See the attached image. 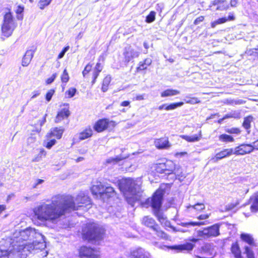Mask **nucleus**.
Returning a JSON list of instances; mask_svg holds the SVG:
<instances>
[{
	"label": "nucleus",
	"instance_id": "1",
	"mask_svg": "<svg viewBox=\"0 0 258 258\" xmlns=\"http://www.w3.org/2000/svg\"><path fill=\"white\" fill-rule=\"evenodd\" d=\"M46 247L44 236L31 227L16 230L13 238L0 241V258H24L30 252Z\"/></svg>",
	"mask_w": 258,
	"mask_h": 258
},
{
	"label": "nucleus",
	"instance_id": "2",
	"mask_svg": "<svg viewBox=\"0 0 258 258\" xmlns=\"http://www.w3.org/2000/svg\"><path fill=\"white\" fill-rule=\"evenodd\" d=\"M72 198L68 196L57 195L47 201V203H43L34 209V213L37 218L42 221L53 222L68 211L77 208L73 204Z\"/></svg>",
	"mask_w": 258,
	"mask_h": 258
},
{
	"label": "nucleus",
	"instance_id": "3",
	"mask_svg": "<svg viewBox=\"0 0 258 258\" xmlns=\"http://www.w3.org/2000/svg\"><path fill=\"white\" fill-rule=\"evenodd\" d=\"M120 190L123 193L128 204L132 207L140 200L142 196L140 185L132 178L121 180L119 183Z\"/></svg>",
	"mask_w": 258,
	"mask_h": 258
},
{
	"label": "nucleus",
	"instance_id": "4",
	"mask_svg": "<svg viewBox=\"0 0 258 258\" xmlns=\"http://www.w3.org/2000/svg\"><path fill=\"white\" fill-rule=\"evenodd\" d=\"M164 194V189L161 188L158 189L151 199L149 198L146 200L145 204L151 206L154 215L161 224L164 225L165 226H169L170 222L167 220V217L160 211Z\"/></svg>",
	"mask_w": 258,
	"mask_h": 258
},
{
	"label": "nucleus",
	"instance_id": "5",
	"mask_svg": "<svg viewBox=\"0 0 258 258\" xmlns=\"http://www.w3.org/2000/svg\"><path fill=\"white\" fill-rule=\"evenodd\" d=\"M103 228L98 224L89 222L83 228V238L89 241L98 240L102 238Z\"/></svg>",
	"mask_w": 258,
	"mask_h": 258
},
{
	"label": "nucleus",
	"instance_id": "6",
	"mask_svg": "<svg viewBox=\"0 0 258 258\" xmlns=\"http://www.w3.org/2000/svg\"><path fill=\"white\" fill-rule=\"evenodd\" d=\"M17 26L12 13L10 11L6 12L3 17V21L2 26V31L3 35L6 37L11 36Z\"/></svg>",
	"mask_w": 258,
	"mask_h": 258
},
{
	"label": "nucleus",
	"instance_id": "7",
	"mask_svg": "<svg viewBox=\"0 0 258 258\" xmlns=\"http://www.w3.org/2000/svg\"><path fill=\"white\" fill-rule=\"evenodd\" d=\"M219 225L217 224L204 228L202 230H199L198 232V235L203 238L216 237L219 235Z\"/></svg>",
	"mask_w": 258,
	"mask_h": 258
},
{
	"label": "nucleus",
	"instance_id": "8",
	"mask_svg": "<svg viewBox=\"0 0 258 258\" xmlns=\"http://www.w3.org/2000/svg\"><path fill=\"white\" fill-rule=\"evenodd\" d=\"M69 196L72 198L73 204L75 206V207L77 208V209L71 210L69 211H68V213L72 211H76L79 210L80 208L83 207V204H85L86 205H89L90 204V198L88 196L85 195L83 192L79 194L75 199L71 196Z\"/></svg>",
	"mask_w": 258,
	"mask_h": 258
},
{
	"label": "nucleus",
	"instance_id": "9",
	"mask_svg": "<svg viewBox=\"0 0 258 258\" xmlns=\"http://www.w3.org/2000/svg\"><path fill=\"white\" fill-rule=\"evenodd\" d=\"M164 166V171L165 174H170L174 172V174L178 176L182 177L181 173L179 170L180 168L179 166H176L175 164L171 160H167L166 162L163 163Z\"/></svg>",
	"mask_w": 258,
	"mask_h": 258
},
{
	"label": "nucleus",
	"instance_id": "10",
	"mask_svg": "<svg viewBox=\"0 0 258 258\" xmlns=\"http://www.w3.org/2000/svg\"><path fill=\"white\" fill-rule=\"evenodd\" d=\"M81 258L92 257L98 258L99 252L96 250L85 246H82L79 251Z\"/></svg>",
	"mask_w": 258,
	"mask_h": 258
},
{
	"label": "nucleus",
	"instance_id": "11",
	"mask_svg": "<svg viewBox=\"0 0 258 258\" xmlns=\"http://www.w3.org/2000/svg\"><path fill=\"white\" fill-rule=\"evenodd\" d=\"M139 54L140 52L138 51L130 46L125 47L123 53L124 61L126 62H128L135 58L138 57Z\"/></svg>",
	"mask_w": 258,
	"mask_h": 258
},
{
	"label": "nucleus",
	"instance_id": "12",
	"mask_svg": "<svg viewBox=\"0 0 258 258\" xmlns=\"http://www.w3.org/2000/svg\"><path fill=\"white\" fill-rule=\"evenodd\" d=\"M234 155H244L253 151L251 144H242L233 148Z\"/></svg>",
	"mask_w": 258,
	"mask_h": 258
},
{
	"label": "nucleus",
	"instance_id": "13",
	"mask_svg": "<svg viewBox=\"0 0 258 258\" xmlns=\"http://www.w3.org/2000/svg\"><path fill=\"white\" fill-rule=\"evenodd\" d=\"M233 154H234L233 148L224 149L221 151L217 153L214 157L211 159V161L213 162L216 163L219 160L229 157Z\"/></svg>",
	"mask_w": 258,
	"mask_h": 258
},
{
	"label": "nucleus",
	"instance_id": "14",
	"mask_svg": "<svg viewBox=\"0 0 258 258\" xmlns=\"http://www.w3.org/2000/svg\"><path fill=\"white\" fill-rule=\"evenodd\" d=\"M64 106H66L67 107L60 109L57 112L55 118V122L56 123L60 122L62 120L67 118L70 115L69 104H64Z\"/></svg>",
	"mask_w": 258,
	"mask_h": 258
},
{
	"label": "nucleus",
	"instance_id": "15",
	"mask_svg": "<svg viewBox=\"0 0 258 258\" xmlns=\"http://www.w3.org/2000/svg\"><path fill=\"white\" fill-rule=\"evenodd\" d=\"M109 121L104 118L98 120L94 125V129L97 132H101L106 130L108 125Z\"/></svg>",
	"mask_w": 258,
	"mask_h": 258
},
{
	"label": "nucleus",
	"instance_id": "16",
	"mask_svg": "<svg viewBox=\"0 0 258 258\" xmlns=\"http://www.w3.org/2000/svg\"><path fill=\"white\" fill-rule=\"evenodd\" d=\"M148 252L142 248H138L131 251V258H149Z\"/></svg>",
	"mask_w": 258,
	"mask_h": 258
},
{
	"label": "nucleus",
	"instance_id": "17",
	"mask_svg": "<svg viewBox=\"0 0 258 258\" xmlns=\"http://www.w3.org/2000/svg\"><path fill=\"white\" fill-rule=\"evenodd\" d=\"M194 245L190 242H187L186 243L174 246H169L168 247L171 249L176 250L178 251H181L183 250H191L194 248Z\"/></svg>",
	"mask_w": 258,
	"mask_h": 258
},
{
	"label": "nucleus",
	"instance_id": "18",
	"mask_svg": "<svg viewBox=\"0 0 258 258\" xmlns=\"http://www.w3.org/2000/svg\"><path fill=\"white\" fill-rule=\"evenodd\" d=\"M155 145L158 149H166L170 147L168 139L167 138H162L156 140Z\"/></svg>",
	"mask_w": 258,
	"mask_h": 258
},
{
	"label": "nucleus",
	"instance_id": "19",
	"mask_svg": "<svg viewBox=\"0 0 258 258\" xmlns=\"http://www.w3.org/2000/svg\"><path fill=\"white\" fill-rule=\"evenodd\" d=\"M240 238L243 241L246 242L251 247L257 246L256 244L254 242L253 238L249 234L242 233L240 235Z\"/></svg>",
	"mask_w": 258,
	"mask_h": 258
},
{
	"label": "nucleus",
	"instance_id": "20",
	"mask_svg": "<svg viewBox=\"0 0 258 258\" xmlns=\"http://www.w3.org/2000/svg\"><path fill=\"white\" fill-rule=\"evenodd\" d=\"M104 189V185L101 182H98L97 184L93 185L91 188V191L94 195L97 196L98 195H103Z\"/></svg>",
	"mask_w": 258,
	"mask_h": 258
},
{
	"label": "nucleus",
	"instance_id": "21",
	"mask_svg": "<svg viewBox=\"0 0 258 258\" xmlns=\"http://www.w3.org/2000/svg\"><path fill=\"white\" fill-rule=\"evenodd\" d=\"M142 223L144 225L149 227L153 230L154 229V228L156 227V226L158 225L156 223L153 218L149 216L144 217L142 220Z\"/></svg>",
	"mask_w": 258,
	"mask_h": 258
},
{
	"label": "nucleus",
	"instance_id": "22",
	"mask_svg": "<svg viewBox=\"0 0 258 258\" xmlns=\"http://www.w3.org/2000/svg\"><path fill=\"white\" fill-rule=\"evenodd\" d=\"M34 55V51L32 50H27L24 55L22 61V65L26 67L30 63Z\"/></svg>",
	"mask_w": 258,
	"mask_h": 258
},
{
	"label": "nucleus",
	"instance_id": "23",
	"mask_svg": "<svg viewBox=\"0 0 258 258\" xmlns=\"http://www.w3.org/2000/svg\"><path fill=\"white\" fill-rule=\"evenodd\" d=\"M93 134V131L90 127H88L83 130L79 135V138L80 140H83L91 137Z\"/></svg>",
	"mask_w": 258,
	"mask_h": 258
},
{
	"label": "nucleus",
	"instance_id": "24",
	"mask_svg": "<svg viewBox=\"0 0 258 258\" xmlns=\"http://www.w3.org/2000/svg\"><path fill=\"white\" fill-rule=\"evenodd\" d=\"M64 129L61 127H54L51 129L49 136L50 137H55L57 139L61 138Z\"/></svg>",
	"mask_w": 258,
	"mask_h": 258
},
{
	"label": "nucleus",
	"instance_id": "25",
	"mask_svg": "<svg viewBox=\"0 0 258 258\" xmlns=\"http://www.w3.org/2000/svg\"><path fill=\"white\" fill-rule=\"evenodd\" d=\"M201 131H200L199 136L196 135L190 136L187 135H181L180 137L188 142H195L200 141L201 138Z\"/></svg>",
	"mask_w": 258,
	"mask_h": 258
},
{
	"label": "nucleus",
	"instance_id": "26",
	"mask_svg": "<svg viewBox=\"0 0 258 258\" xmlns=\"http://www.w3.org/2000/svg\"><path fill=\"white\" fill-rule=\"evenodd\" d=\"M219 140L223 143H232L234 141L233 137L226 134L220 135L219 137Z\"/></svg>",
	"mask_w": 258,
	"mask_h": 258
},
{
	"label": "nucleus",
	"instance_id": "27",
	"mask_svg": "<svg viewBox=\"0 0 258 258\" xmlns=\"http://www.w3.org/2000/svg\"><path fill=\"white\" fill-rule=\"evenodd\" d=\"M179 93L180 92L177 90L167 89L161 93V96L162 97L173 96L178 95Z\"/></svg>",
	"mask_w": 258,
	"mask_h": 258
},
{
	"label": "nucleus",
	"instance_id": "28",
	"mask_svg": "<svg viewBox=\"0 0 258 258\" xmlns=\"http://www.w3.org/2000/svg\"><path fill=\"white\" fill-rule=\"evenodd\" d=\"M111 79L110 76H107L104 78L102 83L101 90L103 92H106L108 90L109 85L111 82Z\"/></svg>",
	"mask_w": 258,
	"mask_h": 258
},
{
	"label": "nucleus",
	"instance_id": "29",
	"mask_svg": "<svg viewBox=\"0 0 258 258\" xmlns=\"http://www.w3.org/2000/svg\"><path fill=\"white\" fill-rule=\"evenodd\" d=\"M153 231L155 232L157 236L164 239H167L168 238L167 234L164 231L161 230L158 225L156 226V228H154Z\"/></svg>",
	"mask_w": 258,
	"mask_h": 258
},
{
	"label": "nucleus",
	"instance_id": "30",
	"mask_svg": "<svg viewBox=\"0 0 258 258\" xmlns=\"http://www.w3.org/2000/svg\"><path fill=\"white\" fill-rule=\"evenodd\" d=\"M184 227L188 228L191 226H200L204 224V222H181L178 224Z\"/></svg>",
	"mask_w": 258,
	"mask_h": 258
},
{
	"label": "nucleus",
	"instance_id": "31",
	"mask_svg": "<svg viewBox=\"0 0 258 258\" xmlns=\"http://www.w3.org/2000/svg\"><path fill=\"white\" fill-rule=\"evenodd\" d=\"M253 117L250 115L244 118L242 125L246 130H249L250 128V123Z\"/></svg>",
	"mask_w": 258,
	"mask_h": 258
},
{
	"label": "nucleus",
	"instance_id": "32",
	"mask_svg": "<svg viewBox=\"0 0 258 258\" xmlns=\"http://www.w3.org/2000/svg\"><path fill=\"white\" fill-rule=\"evenodd\" d=\"M231 251L236 258H242L240 248L237 245H233Z\"/></svg>",
	"mask_w": 258,
	"mask_h": 258
},
{
	"label": "nucleus",
	"instance_id": "33",
	"mask_svg": "<svg viewBox=\"0 0 258 258\" xmlns=\"http://www.w3.org/2000/svg\"><path fill=\"white\" fill-rule=\"evenodd\" d=\"M46 154L45 151L43 149L40 150L39 154L36 155L33 159L32 162H39L43 157H45Z\"/></svg>",
	"mask_w": 258,
	"mask_h": 258
},
{
	"label": "nucleus",
	"instance_id": "34",
	"mask_svg": "<svg viewBox=\"0 0 258 258\" xmlns=\"http://www.w3.org/2000/svg\"><path fill=\"white\" fill-rule=\"evenodd\" d=\"M183 104V103L182 102L171 103L169 105H167L165 108V109L167 110H173L178 107L182 106Z\"/></svg>",
	"mask_w": 258,
	"mask_h": 258
},
{
	"label": "nucleus",
	"instance_id": "35",
	"mask_svg": "<svg viewBox=\"0 0 258 258\" xmlns=\"http://www.w3.org/2000/svg\"><path fill=\"white\" fill-rule=\"evenodd\" d=\"M190 208H192L198 211H201L205 209V206L203 203H198L195 204V205H189L187 207V209H189Z\"/></svg>",
	"mask_w": 258,
	"mask_h": 258
},
{
	"label": "nucleus",
	"instance_id": "36",
	"mask_svg": "<svg viewBox=\"0 0 258 258\" xmlns=\"http://www.w3.org/2000/svg\"><path fill=\"white\" fill-rule=\"evenodd\" d=\"M227 21L228 19L226 17L219 18L217 20L211 23V27L215 28L217 25L223 24L226 22Z\"/></svg>",
	"mask_w": 258,
	"mask_h": 258
},
{
	"label": "nucleus",
	"instance_id": "37",
	"mask_svg": "<svg viewBox=\"0 0 258 258\" xmlns=\"http://www.w3.org/2000/svg\"><path fill=\"white\" fill-rule=\"evenodd\" d=\"M250 209L252 212H256L258 211V195L253 199Z\"/></svg>",
	"mask_w": 258,
	"mask_h": 258
},
{
	"label": "nucleus",
	"instance_id": "38",
	"mask_svg": "<svg viewBox=\"0 0 258 258\" xmlns=\"http://www.w3.org/2000/svg\"><path fill=\"white\" fill-rule=\"evenodd\" d=\"M229 118H240V113L234 111L226 114L224 116V118L225 119Z\"/></svg>",
	"mask_w": 258,
	"mask_h": 258
},
{
	"label": "nucleus",
	"instance_id": "39",
	"mask_svg": "<svg viewBox=\"0 0 258 258\" xmlns=\"http://www.w3.org/2000/svg\"><path fill=\"white\" fill-rule=\"evenodd\" d=\"M156 13L154 11H151L146 17V22L148 23H151L155 20Z\"/></svg>",
	"mask_w": 258,
	"mask_h": 258
},
{
	"label": "nucleus",
	"instance_id": "40",
	"mask_svg": "<svg viewBox=\"0 0 258 258\" xmlns=\"http://www.w3.org/2000/svg\"><path fill=\"white\" fill-rule=\"evenodd\" d=\"M36 137L34 136H31L27 139V144L31 147H34L35 145H37Z\"/></svg>",
	"mask_w": 258,
	"mask_h": 258
},
{
	"label": "nucleus",
	"instance_id": "41",
	"mask_svg": "<svg viewBox=\"0 0 258 258\" xmlns=\"http://www.w3.org/2000/svg\"><path fill=\"white\" fill-rule=\"evenodd\" d=\"M52 0H40L38 4V6L41 10H43L44 8L50 4Z\"/></svg>",
	"mask_w": 258,
	"mask_h": 258
},
{
	"label": "nucleus",
	"instance_id": "42",
	"mask_svg": "<svg viewBox=\"0 0 258 258\" xmlns=\"http://www.w3.org/2000/svg\"><path fill=\"white\" fill-rule=\"evenodd\" d=\"M163 163L157 164L155 167V170L160 173L165 174Z\"/></svg>",
	"mask_w": 258,
	"mask_h": 258
},
{
	"label": "nucleus",
	"instance_id": "43",
	"mask_svg": "<svg viewBox=\"0 0 258 258\" xmlns=\"http://www.w3.org/2000/svg\"><path fill=\"white\" fill-rule=\"evenodd\" d=\"M244 249L247 258H254V253L249 246H245Z\"/></svg>",
	"mask_w": 258,
	"mask_h": 258
},
{
	"label": "nucleus",
	"instance_id": "44",
	"mask_svg": "<svg viewBox=\"0 0 258 258\" xmlns=\"http://www.w3.org/2000/svg\"><path fill=\"white\" fill-rule=\"evenodd\" d=\"M77 92V89L75 88H70L66 92V95H68V96H66L67 98H72L74 97Z\"/></svg>",
	"mask_w": 258,
	"mask_h": 258
},
{
	"label": "nucleus",
	"instance_id": "45",
	"mask_svg": "<svg viewBox=\"0 0 258 258\" xmlns=\"http://www.w3.org/2000/svg\"><path fill=\"white\" fill-rule=\"evenodd\" d=\"M69 74L67 71V70L65 69L63 72V73L61 76V80L62 81V82L63 83H67L69 80Z\"/></svg>",
	"mask_w": 258,
	"mask_h": 258
},
{
	"label": "nucleus",
	"instance_id": "46",
	"mask_svg": "<svg viewBox=\"0 0 258 258\" xmlns=\"http://www.w3.org/2000/svg\"><path fill=\"white\" fill-rule=\"evenodd\" d=\"M114 192V190L113 187L104 185V194H108V196H111V195L113 194Z\"/></svg>",
	"mask_w": 258,
	"mask_h": 258
},
{
	"label": "nucleus",
	"instance_id": "47",
	"mask_svg": "<svg viewBox=\"0 0 258 258\" xmlns=\"http://www.w3.org/2000/svg\"><path fill=\"white\" fill-rule=\"evenodd\" d=\"M226 132L231 134H240V131L238 128L232 127L231 128H227L225 130Z\"/></svg>",
	"mask_w": 258,
	"mask_h": 258
},
{
	"label": "nucleus",
	"instance_id": "48",
	"mask_svg": "<svg viewBox=\"0 0 258 258\" xmlns=\"http://www.w3.org/2000/svg\"><path fill=\"white\" fill-rule=\"evenodd\" d=\"M23 11H24V9L23 7H22L20 6L17 7L16 12L18 15V16H17L18 19H19V20L22 19L23 16L22 14V13L23 12Z\"/></svg>",
	"mask_w": 258,
	"mask_h": 258
},
{
	"label": "nucleus",
	"instance_id": "49",
	"mask_svg": "<svg viewBox=\"0 0 258 258\" xmlns=\"http://www.w3.org/2000/svg\"><path fill=\"white\" fill-rule=\"evenodd\" d=\"M92 65L90 63H88L85 68L84 70L82 72V74L84 77L85 76L91 71L92 69Z\"/></svg>",
	"mask_w": 258,
	"mask_h": 258
},
{
	"label": "nucleus",
	"instance_id": "50",
	"mask_svg": "<svg viewBox=\"0 0 258 258\" xmlns=\"http://www.w3.org/2000/svg\"><path fill=\"white\" fill-rule=\"evenodd\" d=\"M201 101L197 97L190 98V101H186V103L195 104L196 103H200Z\"/></svg>",
	"mask_w": 258,
	"mask_h": 258
},
{
	"label": "nucleus",
	"instance_id": "51",
	"mask_svg": "<svg viewBox=\"0 0 258 258\" xmlns=\"http://www.w3.org/2000/svg\"><path fill=\"white\" fill-rule=\"evenodd\" d=\"M121 159H122L119 157H116L115 158H110L106 160V162L107 163H117V162L120 161Z\"/></svg>",
	"mask_w": 258,
	"mask_h": 258
},
{
	"label": "nucleus",
	"instance_id": "52",
	"mask_svg": "<svg viewBox=\"0 0 258 258\" xmlns=\"http://www.w3.org/2000/svg\"><path fill=\"white\" fill-rule=\"evenodd\" d=\"M54 91L52 89H51L48 91V92L46 94V100L49 102L51 99V98L54 94Z\"/></svg>",
	"mask_w": 258,
	"mask_h": 258
},
{
	"label": "nucleus",
	"instance_id": "53",
	"mask_svg": "<svg viewBox=\"0 0 258 258\" xmlns=\"http://www.w3.org/2000/svg\"><path fill=\"white\" fill-rule=\"evenodd\" d=\"M57 77V74L56 73L53 74L50 78H48L46 80V83L47 84H51L55 79L56 77Z\"/></svg>",
	"mask_w": 258,
	"mask_h": 258
},
{
	"label": "nucleus",
	"instance_id": "54",
	"mask_svg": "<svg viewBox=\"0 0 258 258\" xmlns=\"http://www.w3.org/2000/svg\"><path fill=\"white\" fill-rule=\"evenodd\" d=\"M69 46H66L59 53V54L58 55V59H60L62 58L65 54L66 52L69 50Z\"/></svg>",
	"mask_w": 258,
	"mask_h": 258
},
{
	"label": "nucleus",
	"instance_id": "55",
	"mask_svg": "<svg viewBox=\"0 0 258 258\" xmlns=\"http://www.w3.org/2000/svg\"><path fill=\"white\" fill-rule=\"evenodd\" d=\"M148 66L145 65L144 61H141L139 63V66L137 68V70L138 71H142L146 70Z\"/></svg>",
	"mask_w": 258,
	"mask_h": 258
},
{
	"label": "nucleus",
	"instance_id": "56",
	"mask_svg": "<svg viewBox=\"0 0 258 258\" xmlns=\"http://www.w3.org/2000/svg\"><path fill=\"white\" fill-rule=\"evenodd\" d=\"M56 143V140L55 139L51 140L50 141L48 142L46 147L47 149H50Z\"/></svg>",
	"mask_w": 258,
	"mask_h": 258
},
{
	"label": "nucleus",
	"instance_id": "57",
	"mask_svg": "<svg viewBox=\"0 0 258 258\" xmlns=\"http://www.w3.org/2000/svg\"><path fill=\"white\" fill-rule=\"evenodd\" d=\"M102 66L101 65L100 63L98 62L96 64V66L94 69V71L98 73H100L102 70Z\"/></svg>",
	"mask_w": 258,
	"mask_h": 258
},
{
	"label": "nucleus",
	"instance_id": "58",
	"mask_svg": "<svg viewBox=\"0 0 258 258\" xmlns=\"http://www.w3.org/2000/svg\"><path fill=\"white\" fill-rule=\"evenodd\" d=\"M204 20V16H200L198 17L195 21H194V24L197 25L199 24L201 22H203Z\"/></svg>",
	"mask_w": 258,
	"mask_h": 258
},
{
	"label": "nucleus",
	"instance_id": "59",
	"mask_svg": "<svg viewBox=\"0 0 258 258\" xmlns=\"http://www.w3.org/2000/svg\"><path fill=\"white\" fill-rule=\"evenodd\" d=\"M99 75V73L93 71V80L92 81V84L93 85L96 82V80Z\"/></svg>",
	"mask_w": 258,
	"mask_h": 258
},
{
	"label": "nucleus",
	"instance_id": "60",
	"mask_svg": "<svg viewBox=\"0 0 258 258\" xmlns=\"http://www.w3.org/2000/svg\"><path fill=\"white\" fill-rule=\"evenodd\" d=\"M145 96V94L137 95L135 97V100L139 101L144 100Z\"/></svg>",
	"mask_w": 258,
	"mask_h": 258
},
{
	"label": "nucleus",
	"instance_id": "61",
	"mask_svg": "<svg viewBox=\"0 0 258 258\" xmlns=\"http://www.w3.org/2000/svg\"><path fill=\"white\" fill-rule=\"evenodd\" d=\"M251 144L252 145V148L253 151L254 150H258V139L257 140H256L255 141L253 142Z\"/></svg>",
	"mask_w": 258,
	"mask_h": 258
},
{
	"label": "nucleus",
	"instance_id": "62",
	"mask_svg": "<svg viewBox=\"0 0 258 258\" xmlns=\"http://www.w3.org/2000/svg\"><path fill=\"white\" fill-rule=\"evenodd\" d=\"M44 182V180L41 179H38L36 181V183L33 185V187L34 188L37 187V186Z\"/></svg>",
	"mask_w": 258,
	"mask_h": 258
},
{
	"label": "nucleus",
	"instance_id": "63",
	"mask_svg": "<svg viewBox=\"0 0 258 258\" xmlns=\"http://www.w3.org/2000/svg\"><path fill=\"white\" fill-rule=\"evenodd\" d=\"M209 217V215L208 214H202L200 215L198 219L199 220H205L208 219Z\"/></svg>",
	"mask_w": 258,
	"mask_h": 258
},
{
	"label": "nucleus",
	"instance_id": "64",
	"mask_svg": "<svg viewBox=\"0 0 258 258\" xmlns=\"http://www.w3.org/2000/svg\"><path fill=\"white\" fill-rule=\"evenodd\" d=\"M144 63L145 64V65H146L148 67L151 64L152 61L151 59L148 58L145 59L144 60Z\"/></svg>",
	"mask_w": 258,
	"mask_h": 258
}]
</instances>
